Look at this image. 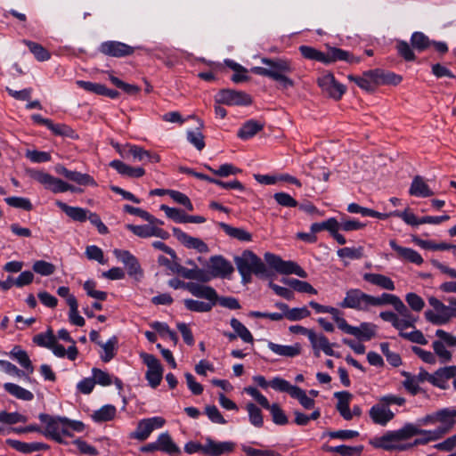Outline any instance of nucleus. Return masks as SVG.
<instances>
[{"instance_id":"f257e3e1","label":"nucleus","mask_w":456,"mask_h":456,"mask_svg":"<svg viewBox=\"0 0 456 456\" xmlns=\"http://www.w3.org/2000/svg\"><path fill=\"white\" fill-rule=\"evenodd\" d=\"M263 64L268 66L253 67L251 72L259 76L267 77L280 83L282 88L287 89L294 86V82L288 77L293 71L292 63L289 60L282 58H263Z\"/></svg>"},{"instance_id":"f03ea898","label":"nucleus","mask_w":456,"mask_h":456,"mask_svg":"<svg viewBox=\"0 0 456 456\" xmlns=\"http://www.w3.org/2000/svg\"><path fill=\"white\" fill-rule=\"evenodd\" d=\"M234 263L244 284L251 282L253 274L258 277L267 275L265 263L251 250H244L240 256H234Z\"/></svg>"},{"instance_id":"7ed1b4c3","label":"nucleus","mask_w":456,"mask_h":456,"mask_svg":"<svg viewBox=\"0 0 456 456\" xmlns=\"http://www.w3.org/2000/svg\"><path fill=\"white\" fill-rule=\"evenodd\" d=\"M31 177L44 185L46 190H49L53 193H61L68 191L72 192L82 191L80 188L75 187L74 185L65 183L62 180L43 171H32Z\"/></svg>"},{"instance_id":"20e7f679","label":"nucleus","mask_w":456,"mask_h":456,"mask_svg":"<svg viewBox=\"0 0 456 456\" xmlns=\"http://www.w3.org/2000/svg\"><path fill=\"white\" fill-rule=\"evenodd\" d=\"M338 305L341 308L367 312L370 307V295L360 289H350L346 291L345 297Z\"/></svg>"},{"instance_id":"39448f33","label":"nucleus","mask_w":456,"mask_h":456,"mask_svg":"<svg viewBox=\"0 0 456 456\" xmlns=\"http://www.w3.org/2000/svg\"><path fill=\"white\" fill-rule=\"evenodd\" d=\"M265 260L276 272L281 274H296L301 278H306V272L301 268L296 262L284 261L279 256L273 253H265Z\"/></svg>"},{"instance_id":"423d86ee","label":"nucleus","mask_w":456,"mask_h":456,"mask_svg":"<svg viewBox=\"0 0 456 456\" xmlns=\"http://www.w3.org/2000/svg\"><path fill=\"white\" fill-rule=\"evenodd\" d=\"M140 357L148 370L145 377L151 387L156 388L161 382L163 377V368L159 360L153 354L142 352Z\"/></svg>"},{"instance_id":"0eeeda50","label":"nucleus","mask_w":456,"mask_h":456,"mask_svg":"<svg viewBox=\"0 0 456 456\" xmlns=\"http://www.w3.org/2000/svg\"><path fill=\"white\" fill-rule=\"evenodd\" d=\"M216 102L229 106H247L252 103V98L249 94L242 91L223 89L216 94Z\"/></svg>"},{"instance_id":"6e6552de","label":"nucleus","mask_w":456,"mask_h":456,"mask_svg":"<svg viewBox=\"0 0 456 456\" xmlns=\"http://www.w3.org/2000/svg\"><path fill=\"white\" fill-rule=\"evenodd\" d=\"M165 423L166 420L162 417L141 419L137 424L136 429L129 436L132 439L145 441L154 429L162 428Z\"/></svg>"},{"instance_id":"1a4fd4ad","label":"nucleus","mask_w":456,"mask_h":456,"mask_svg":"<svg viewBox=\"0 0 456 456\" xmlns=\"http://www.w3.org/2000/svg\"><path fill=\"white\" fill-rule=\"evenodd\" d=\"M39 419L42 423L45 424V429L42 434L56 441L59 444H67L61 436V429L66 418H54L45 413L39 414Z\"/></svg>"},{"instance_id":"9d476101","label":"nucleus","mask_w":456,"mask_h":456,"mask_svg":"<svg viewBox=\"0 0 456 456\" xmlns=\"http://www.w3.org/2000/svg\"><path fill=\"white\" fill-rule=\"evenodd\" d=\"M322 92L334 100H339L346 92V86L338 83L332 73H326L317 80Z\"/></svg>"},{"instance_id":"9b49d317","label":"nucleus","mask_w":456,"mask_h":456,"mask_svg":"<svg viewBox=\"0 0 456 456\" xmlns=\"http://www.w3.org/2000/svg\"><path fill=\"white\" fill-rule=\"evenodd\" d=\"M135 47L118 41H106L101 44L99 51L107 56L122 58L132 55Z\"/></svg>"},{"instance_id":"f8f14e48","label":"nucleus","mask_w":456,"mask_h":456,"mask_svg":"<svg viewBox=\"0 0 456 456\" xmlns=\"http://www.w3.org/2000/svg\"><path fill=\"white\" fill-rule=\"evenodd\" d=\"M120 154L125 158L131 156L134 160L141 162L158 163L160 161V157L158 154L146 151L137 145L127 144L120 151Z\"/></svg>"},{"instance_id":"ddd939ff","label":"nucleus","mask_w":456,"mask_h":456,"mask_svg":"<svg viewBox=\"0 0 456 456\" xmlns=\"http://www.w3.org/2000/svg\"><path fill=\"white\" fill-rule=\"evenodd\" d=\"M235 443L231 441L217 442L211 437L205 439V455L206 456H222L231 453L235 449Z\"/></svg>"},{"instance_id":"4468645a","label":"nucleus","mask_w":456,"mask_h":456,"mask_svg":"<svg viewBox=\"0 0 456 456\" xmlns=\"http://www.w3.org/2000/svg\"><path fill=\"white\" fill-rule=\"evenodd\" d=\"M55 171L58 175H63L68 180L75 182L79 185L97 186L95 180L88 174L69 170L62 165L56 166Z\"/></svg>"},{"instance_id":"2eb2a0df","label":"nucleus","mask_w":456,"mask_h":456,"mask_svg":"<svg viewBox=\"0 0 456 456\" xmlns=\"http://www.w3.org/2000/svg\"><path fill=\"white\" fill-rule=\"evenodd\" d=\"M172 231H173L174 236L184 247H186L188 248L197 249L200 253H204L208 250V245L200 239L191 237L177 227H174L172 229Z\"/></svg>"},{"instance_id":"dca6fc26","label":"nucleus","mask_w":456,"mask_h":456,"mask_svg":"<svg viewBox=\"0 0 456 456\" xmlns=\"http://www.w3.org/2000/svg\"><path fill=\"white\" fill-rule=\"evenodd\" d=\"M212 276L227 277L231 275L234 268L232 265L222 256H215L210 258Z\"/></svg>"},{"instance_id":"f3484780","label":"nucleus","mask_w":456,"mask_h":456,"mask_svg":"<svg viewBox=\"0 0 456 456\" xmlns=\"http://www.w3.org/2000/svg\"><path fill=\"white\" fill-rule=\"evenodd\" d=\"M370 417L375 424L385 426L394 419V412L380 402L374 404L370 410Z\"/></svg>"},{"instance_id":"a211bd4d","label":"nucleus","mask_w":456,"mask_h":456,"mask_svg":"<svg viewBox=\"0 0 456 456\" xmlns=\"http://www.w3.org/2000/svg\"><path fill=\"white\" fill-rule=\"evenodd\" d=\"M456 376V365L439 368L432 374L433 386L441 389L448 388V380Z\"/></svg>"},{"instance_id":"6ab92c4d","label":"nucleus","mask_w":456,"mask_h":456,"mask_svg":"<svg viewBox=\"0 0 456 456\" xmlns=\"http://www.w3.org/2000/svg\"><path fill=\"white\" fill-rule=\"evenodd\" d=\"M337 61H346L348 63H358L360 58L354 57L348 51L337 47H330L325 53V64H330Z\"/></svg>"},{"instance_id":"aec40b11","label":"nucleus","mask_w":456,"mask_h":456,"mask_svg":"<svg viewBox=\"0 0 456 456\" xmlns=\"http://www.w3.org/2000/svg\"><path fill=\"white\" fill-rule=\"evenodd\" d=\"M187 290L194 297L208 299L210 303H214V305H216L217 293L212 287L200 285L195 282H188Z\"/></svg>"},{"instance_id":"412c9836","label":"nucleus","mask_w":456,"mask_h":456,"mask_svg":"<svg viewBox=\"0 0 456 456\" xmlns=\"http://www.w3.org/2000/svg\"><path fill=\"white\" fill-rule=\"evenodd\" d=\"M391 248L397 253V256L416 265H421L423 258L416 250L399 246L395 240L389 241Z\"/></svg>"},{"instance_id":"4be33fe9","label":"nucleus","mask_w":456,"mask_h":456,"mask_svg":"<svg viewBox=\"0 0 456 456\" xmlns=\"http://www.w3.org/2000/svg\"><path fill=\"white\" fill-rule=\"evenodd\" d=\"M443 308H439V310L432 311L427 310L425 312V318L431 323L436 325H443L448 323L451 319V310L450 305H442Z\"/></svg>"},{"instance_id":"5701e85b","label":"nucleus","mask_w":456,"mask_h":456,"mask_svg":"<svg viewBox=\"0 0 456 456\" xmlns=\"http://www.w3.org/2000/svg\"><path fill=\"white\" fill-rule=\"evenodd\" d=\"M157 441L159 445V451L167 453L170 456L181 454V449L174 442L169 433H161L160 435H159Z\"/></svg>"},{"instance_id":"b1692460","label":"nucleus","mask_w":456,"mask_h":456,"mask_svg":"<svg viewBox=\"0 0 456 456\" xmlns=\"http://www.w3.org/2000/svg\"><path fill=\"white\" fill-rule=\"evenodd\" d=\"M56 205L73 221L83 223L87 220L90 210L79 208L71 207L62 201H56Z\"/></svg>"},{"instance_id":"393cba45","label":"nucleus","mask_w":456,"mask_h":456,"mask_svg":"<svg viewBox=\"0 0 456 456\" xmlns=\"http://www.w3.org/2000/svg\"><path fill=\"white\" fill-rule=\"evenodd\" d=\"M10 356L12 359L16 360L19 362V364L25 369L28 374L27 379L29 380L30 379L28 375L34 372V367L27 352L21 349L20 346H15L10 352Z\"/></svg>"},{"instance_id":"a878e982","label":"nucleus","mask_w":456,"mask_h":456,"mask_svg":"<svg viewBox=\"0 0 456 456\" xmlns=\"http://www.w3.org/2000/svg\"><path fill=\"white\" fill-rule=\"evenodd\" d=\"M308 339L310 340L314 349H322L325 354L333 356L335 354L332 346L330 345L328 338L322 334H316L314 331L308 333Z\"/></svg>"},{"instance_id":"bb28decb","label":"nucleus","mask_w":456,"mask_h":456,"mask_svg":"<svg viewBox=\"0 0 456 456\" xmlns=\"http://www.w3.org/2000/svg\"><path fill=\"white\" fill-rule=\"evenodd\" d=\"M110 166L117 170L118 174L128 177H142L145 174V170L142 167H133L118 159L112 160Z\"/></svg>"},{"instance_id":"cd10ccee","label":"nucleus","mask_w":456,"mask_h":456,"mask_svg":"<svg viewBox=\"0 0 456 456\" xmlns=\"http://www.w3.org/2000/svg\"><path fill=\"white\" fill-rule=\"evenodd\" d=\"M7 444L13 449L23 453H30L32 452H38L47 450L49 446L46 444L35 442L24 443L18 440L9 439Z\"/></svg>"},{"instance_id":"c85d7f7f","label":"nucleus","mask_w":456,"mask_h":456,"mask_svg":"<svg viewBox=\"0 0 456 456\" xmlns=\"http://www.w3.org/2000/svg\"><path fill=\"white\" fill-rule=\"evenodd\" d=\"M363 280L387 290H394L395 288L394 281L384 274L367 273L363 274Z\"/></svg>"},{"instance_id":"c756f323","label":"nucleus","mask_w":456,"mask_h":456,"mask_svg":"<svg viewBox=\"0 0 456 456\" xmlns=\"http://www.w3.org/2000/svg\"><path fill=\"white\" fill-rule=\"evenodd\" d=\"M218 226L231 238L240 241H251L252 234L243 228L231 226L225 223H218Z\"/></svg>"},{"instance_id":"7c9ffc66","label":"nucleus","mask_w":456,"mask_h":456,"mask_svg":"<svg viewBox=\"0 0 456 456\" xmlns=\"http://www.w3.org/2000/svg\"><path fill=\"white\" fill-rule=\"evenodd\" d=\"M409 193L416 197H430L434 192L429 189L428 185L425 183L423 177L416 175L411 184Z\"/></svg>"},{"instance_id":"2f4dec72","label":"nucleus","mask_w":456,"mask_h":456,"mask_svg":"<svg viewBox=\"0 0 456 456\" xmlns=\"http://www.w3.org/2000/svg\"><path fill=\"white\" fill-rule=\"evenodd\" d=\"M268 348L274 354L286 357H295L301 352V346L299 344H295L293 346H283L275 344L273 342H269Z\"/></svg>"},{"instance_id":"473e14b6","label":"nucleus","mask_w":456,"mask_h":456,"mask_svg":"<svg viewBox=\"0 0 456 456\" xmlns=\"http://www.w3.org/2000/svg\"><path fill=\"white\" fill-rule=\"evenodd\" d=\"M456 410L452 409H442L436 411L437 422H440V426L445 431L449 432L455 424Z\"/></svg>"},{"instance_id":"72a5a7b5","label":"nucleus","mask_w":456,"mask_h":456,"mask_svg":"<svg viewBox=\"0 0 456 456\" xmlns=\"http://www.w3.org/2000/svg\"><path fill=\"white\" fill-rule=\"evenodd\" d=\"M183 278L188 280H196L201 282H208L211 280V275L204 269H200L198 266L195 268L188 269L186 267L181 268V274Z\"/></svg>"},{"instance_id":"f704fd0d","label":"nucleus","mask_w":456,"mask_h":456,"mask_svg":"<svg viewBox=\"0 0 456 456\" xmlns=\"http://www.w3.org/2000/svg\"><path fill=\"white\" fill-rule=\"evenodd\" d=\"M264 128V125L254 119H250L243 124L238 131V137L243 140L249 139L256 135L259 131Z\"/></svg>"},{"instance_id":"c9c22d12","label":"nucleus","mask_w":456,"mask_h":456,"mask_svg":"<svg viewBox=\"0 0 456 456\" xmlns=\"http://www.w3.org/2000/svg\"><path fill=\"white\" fill-rule=\"evenodd\" d=\"M4 388L8 394L17 399L22 401H32L34 399V395L32 392L21 387L17 384L10 382L4 383Z\"/></svg>"},{"instance_id":"e433bc0d","label":"nucleus","mask_w":456,"mask_h":456,"mask_svg":"<svg viewBox=\"0 0 456 456\" xmlns=\"http://www.w3.org/2000/svg\"><path fill=\"white\" fill-rule=\"evenodd\" d=\"M353 329L354 331L346 333L365 340L371 339L376 334V326L370 322H362L359 327L353 326Z\"/></svg>"},{"instance_id":"4c0bfd02","label":"nucleus","mask_w":456,"mask_h":456,"mask_svg":"<svg viewBox=\"0 0 456 456\" xmlns=\"http://www.w3.org/2000/svg\"><path fill=\"white\" fill-rule=\"evenodd\" d=\"M395 431L387 432L379 438H377L374 442H371L374 447L381 448L386 451H392L396 448L395 443L399 442L398 438H395Z\"/></svg>"},{"instance_id":"58836bf2","label":"nucleus","mask_w":456,"mask_h":456,"mask_svg":"<svg viewBox=\"0 0 456 456\" xmlns=\"http://www.w3.org/2000/svg\"><path fill=\"white\" fill-rule=\"evenodd\" d=\"M98 345L103 350L101 359L104 362H109L115 357L118 345V338L115 336L110 338L106 343L99 342Z\"/></svg>"},{"instance_id":"ea45409f","label":"nucleus","mask_w":456,"mask_h":456,"mask_svg":"<svg viewBox=\"0 0 456 456\" xmlns=\"http://www.w3.org/2000/svg\"><path fill=\"white\" fill-rule=\"evenodd\" d=\"M231 327L233 329L237 337L240 338L245 343H253L254 338L248 328L238 319L232 318L230 322Z\"/></svg>"},{"instance_id":"a19ab883","label":"nucleus","mask_w":456,"mask_h":456,"mask_svg":"<svg viewBox=\"0 0 456 456\" xmlns=\"http://www.w3.org/2000/svg\"><path fill=\"white\" fill-rule=\"evenodd\" d=\"M117 410L115 406L107 404L95 411L92 418L96 422H106L114 419Z\"/></svg>"},{"instance_id":"79ce46f5","label":"nucleus","mask_w":456,"mask_h":456,"mask_svg":"<svg viewBox=\"0 0 456 456\" xmlns=\"http://www.w3.org/2000/svg\"><path fill=\"white\" fill-rule=\"evenodd\" d=\"M56 337L53 331L49 328L46 332H42L33 337V342L38 346L49 348L55 343Z\"/></svg>"},{"instance_id":"37998d69","label":"nucleus","mask_w":456,"mask_h":456,"mask_svg":"<svg viewBox=\"0 0 456 456\" xmlns=\"http://www.w3.org/2000/svg\"><path fill=\"white\" fill-rule=\"evenodd\" d=\"M347 211L350 213H360L363 216H372V217L379 218L381 220H384L390 216V214H382V213L377 212L375 210H372L370 208L361 207L360 205H358L356 203L349 204L347 207Z\"/></svg>"},{"instance_id":"c03bdc74","label":"nucleus","mask_w":456,"mask_h":456,"mask_svg":"<svg viewBox=\"0 0 456 456\" xmlns=\"http://www.w3.org/2000/svg\"><path fill=\"white\" fill-rule=\"evenodd\" d=\"M326 450L330 452H337L341 456H361L363 451V446L338 445L335 447H327Z\"/></svg>"},{"instance_id":"a18cd8bd","label":"nucleus","mask_w":456,"mask_h":456,"mask_svg":"<svg viewBox=\"0 0 456 456\" xmlns=\"http://www.w3.org/2000/svg\"><path fill=\"white\" fill-rule=\"evenodd\" d=\"M23 43L28 47L37 61H45L50 59V53L43 45L29 40H24Z\"/></svg>"},{"instance_id":"49530a36","label":"nucleus","mask_w":456,"mask_h":456,"mask_svg":"<svg viewBox=\"0 0 456 456\" xmlns=\"http://www.w3.org/2000/svg\"><path fill=\"white\" fill-rule=\"evenodd\" d=\"M399 298L398 296L389 293H382L379 297L370 295V307L383 306L386 305H391L394 307Z\"/></svg>"},{"instance_id":"de8ad7c7","label":"nucleus","mask_w":456,"mask_h":456,"mask_svg":"<svg viewBox=\"0 0 456 456\" xmlns=\"http://www.w3.org/2000/svg\"><path fill=\"white\" fill-rule=\"evenodd\" d=\"M299 52L307 60L317 61L325 64V53L323 52L308 45L299 46Z\"/></svg>"},{"instance_id":"09e8293b","label":"nucleus","mask_w":456,"mask_h":456,"mask_svg":"<svg viewBox=\"0 0 456 456\" xmlns=\"http://www.w3.org/2000/svg\"><path fill=\"white\" fill-rule=\"evenodd\" d=\"M336 229H338V221L334 217H330L321 223H314L310 227L313 233H317L321 231L326 230L331 234V232H335Z\"/></svg>"},{"instance_id":"8fccbe9b","label":"nucleus","mask_w":456,"mask_h":456,"mask_svg":"<svg viewBox=\"0 0 456 456\" xmlns=\"http://www.w3.org/2000/svg\"><path fill=\"white\" fill-rule=\"evenodd\" d=\"M411 44L417 51L423 52L431 45V41L424 33L414 32L411 37Z\"/></svg>"},{"instance_id":"3c124183","label":"nucleus","mask_w":456,"mask_h":456,"mask_svg":"<svg viewBox=\"0 0 456 456\" xmlns=\"http://www.w3.org/2000/svg\"><path fill=\"white\" fill-rule=\"evenodd\" d=\"M395 436H394L398 438L399 441H403L411 438L413 436L420 435L422 434V431L413 424H406L402 428L395 431Z\"/></svg>"},{"instance_id":"603ef678","label":"nucleus","mask_w":456,"mask_h":456,"mask_svg":"<svg viewBox=\"0 0 456 456\" xmlns=\"http://www.w3.org/2000/svg\"><path fill=\"white\" fill-rule=\"evenodd\" d=\"M326 313L332 315V318L336 322L338 329H340L343 332L354 331L353 326L348 324L346 319L340 316V311L338 308L328 306Z\"/></svg>"},{"instance_id":"864d4df0","label":"nucleus","mask_w":456,"mask_h":456,"mask_svg":"<svg viewBox=\"0 0 456 456\" xmlns=\"http://www.w3.org/2000/svg\"><path fill=\"white\" fill-rule=\"evenodd\" d=\"M246 409L248 412L250 423L256 428L263 427L264 419L261 410L252 403H248Z\"/></svg>"},{"instance_id":"5fc2aeb1","label":"nucleus","mask_w":456,"mask_h":456,"mask_svg":"<svg viewBox=\"0 0 456 456\" xmlns=\"http://www.w3.org/2000/svg\"><path fill=\"white\" fill-rule=\"evenodd\" d=\"M292 398L297 399L300 404L306 410L314 408L315 402L313 398H310L305 390L297 387L291 395Z\"/></svg>"},{"instance_id":"6e6d98bb","label":"nucleus","mask_w":456,"mask_h":456,"mask_svg":"<svg viewBox=\"0 0 456 456\" xmlns=\"http://www.w3.org/2000/svg\"><path fill=\"white\" fill-rule=\"evenodd\" d=\"M270 387L280 392H286L290 396L292 395L294 389H296L297 386L291 385L289 381L280 378L275 377L270 381Z\"/></svg>"},{"instance_id":"4d7b16f0","label":"nucleus","mask_w":456,"mask_h":456,"mask_svg":"<svg viewBox=\"0 0 456 456\" xmlns=\"http://www.w3.org/2000/svg\"><path fill=\"white\" fill-rule=\"evenodd\" d=\"M184 305L190 311L197 313H206L209 312L212 309L213 305H215L214 303H206L194 299H185Z\"/></svg>"},{"instance_id":"13d9d810","label":"nucleus","mask_w":456,"mask_h":456,"mask_svg":"<svg viewBox=\"0 0 456 456\" xmlns=\"http://www.w3.org/2000/svg\"><path fill=\"white\" fill-rule=\"evenodd\" d=\"M69 322L77 326L82 327L85 325V319L78 314V305L77 298H70L69 300Z\"/></svg>"},{"instance_id":"bf43d9fd","label":"nucleus","mask_w":456,"mask_h":456,"mask_svg":"<svg viewBox=\"0 0 456 456\" xmlns=\"http://www.w3.org/2000/svg\"><path fill=\"white\" fill-rule=\"evenodd\" d=\"M390 216H395L402 218L409 225L417 226L419 224H423V223H421V218H418L412 212L409 210V208L405 209L403 212L394 211L390 213Z\"/></svg>"},{"instance_id":"052dcab7","label":"nucleus","mask_w":456,"mask_h":456,"mask_svg":"<svg viewBox=\"0 0 456 456\" xmlns=\"http://www.w3.org/2000/svg\"><path fill=\"white\" fill-rule=\"evenodd\" d=\"M435 354L440 358L442 362H447L452 360V353L446 349L442 340H435L432 344Z\"/></svg>"},{"instance_id":"680f3d73","label":"nucleus","mask_w":456,"mask_h":456,"mask_svg":"<svg viewBox=\"0 0 456 456\" xmlns=\"http://www.w3.org/2000/svg\"><path fill=\"white\" fill-rule=\"evenodd\" d=\"M32 269L35 273L44 276H49L55 272V265L52 263L38 260L33 264Z\"/></svg>"},{"instance_id":"e2e57ef3","label":"nucleus","mask_w":456,"mask_h":456,"mask_svg":"<svg viewBox=\"0 0 456 456\" xmlns=\"http://www.w3.org/2000/svg\"><path fill=\"white\" fill-rule=\"evenodd\" d=\"M6 203L16 208H21L27 211H30L33 208L32 203L27 198L22 197H9L5 199Z\"/></svg>"},{"instance_id":"0e129e2a","label":"nucleus","mask_w":456,"mask_h":456,"mask_svg":"<svg viewBox=\"0 0 456 456\" xmlns=\"http://www.w3.org/2000/svg\"><path fill=\"white\" fill-rule=\"evenodd\" d=\"M95 287L96 282L91 280H88L84 283V289L89 297L101 301L106 300L107 293L105 291L96 290Z\"/></svg>"},{"instance_id":"69168bd1","label":"nucleus","mask_w":456,"mask_h":456,"mask_svg":"<svg viewBox=\"0 0 456 456\" xmlns=\"http://www.w3.org/2000/svg\"><path fill=\"white\" fill-rule=\"evenodd\" d=\"M49 129L56 135L66 136L69 138L77 137L75 131L65 124H53V122H52V126Z\"/></svg>"},{"instance_id":"338daca9","label":"nucleus","mask_w":456,"mask_h":456,"mask_svg":"<svg viewBox=\"0 0 456 456\" xmlns=\"http://www.w3.org/2000/svg\"><path fill=\"white\" fill-rule=\"evenodd\" d=\"M272 414L273 421L277 425H285L288 423V418L279 404L273 403L268 409Z\"/></svg>"},{"instance_id":"774afa93","label":"nucleus","mask_w":456,"mask_h":456,"mask_svg":"<svg viewBox=\"0 0 456 456\" xmlns=\"http://www.w3.org/2000/svg\"><path fill=\"white\" fill-rule=\"evenodd\" d=\"M396 49L399 55L402 56L405 61H413L416 60V55L406 41H399L397 43Z\"/></svg>"}]
</instances>
